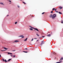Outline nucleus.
<instances>
[{"label":"nucleus","instance_id":"nucleus-1","mask_svg":"<svg viewBox=\"0 0 63 63\" xmlns=\"http://www.w3.org/2000/svg\"><path fill=\"white\" fill-rule=\"evenodd\" d=\"M49 17H51V18H52V19H54V18L56 17V16H50Z\"/></svg>","mask_w":63,"mask_h":63},{"label":"nucleus","instance_id":"nucleus-2","mask_svg":"<svg viewBox=\"0 0 63 63\" xmlns=\"http://www.w3.org/2000/svg\"><path fill=\"white\" fill-rule=\"evenodd\" d=\"M58 9H60V10H61V9H62L63 8V7H61L60 6H59L58 7V8H57Z\"/></svg>","mask_w":63,"mask_h":63},{"label":"nucleus","instance_id":"nucleus-3","mask_svg":"<svg viewBox=\"0 0 63 63\" xmlns=\"http://www.w3.org/2000/svg\"><path fill=\"white\" fill-rule=\"evenodd\" d=\"M34 29V30H36V31H39V30H38V29H37L36 28H33Z\"/></svg>","mask_w":63,"mask_h":63},{"label":"nucleus","instance_id":"nucleus-4","mask_svg":"<svg viewBox=\"0 0 63 63\" xmlns=\"http://www.w3.org/2000/svg\"><path fill=\"white\" fill-rule=\"evenodd\" d=\"M19 42V41L17 40H16L13 43H17V42Z\"/></svg>","mask_w":63,"mask_h":63},{"label":"nucleus","instance_id":"nucleus-5","mask_svg":"<svg viewBox=\"0 0 63 63\" xmlns=\"http://www.w3.org/2000/svg\"><path fill=\"white\" fill-rule=\"evenodd\" d=\"M20 37H22V38H23L24 37V36L23 35H21L19 36Z\"/></svg>","mask_w":63,"mask_h":63},{"label":"nucleus","instance_id":"nucleus-6","mask_svg":"<svg viewBox=\"0 0 63 63\" xmlns=\"http://www.w3.org/2000/svg\"><path fill=\"white\" fill-rule=\"evenodd\" d=\"M27 38H26L24 40V41H25V42H26V41H27Z\"/></svg>","mask_w":63,"mask_h":63},{"label":"nucleus","instance_id":"nucleus-7","mask_svg":"<svg viewBox=\"0 0 63 63\" xmlns=\"http://www.w3.org/2000/svg\"><path fill=\"white\" fill-rule=\"evenodd\" d=\"M3 48L4 49H6V50H7L8 49V48H6L5 47H3Z\"/></svg>","mask_w":63,"mask_h":63},{"label":"nucleus","instance_id":"nucleus-8","mask_svg":"<svg viewBox=\"0 0 63 63\" xmlns=\"http://www.w3.org/2000/svg\"><path fill=\"white\" fill-rule=\"evenodd\" d=\"M51 36V35L50 34H48L47 35V36H48V37H50Z\"/></svg>","mask_w":63,"mask_h":63},{"label":"nucleus","instance_id":"nucleus-9","mask_svg":"<svg viewBox=\"0 0 63 63\" xmlns=\"http://www.w3.org/2000/svg\"><path fill=\"white\" fill-rule=\"evenodd\" d=\"M0 4H1V5H4V4H3V3L0 2Z\"/></svg>","mask_w":63,"mask_h":63},{"label":"nucleus","instance_id":"nucleus-10","mask_svg":"<svg viewBox=\"0 0 63 63\" xmlns=\"http://www.w3.org/2000/svg\"><path fill=\"white\" fill-rule=\"evenodd\" d=\"M29 27H30V28H33V29H34V28L31 27V26H29Z\"/></svg>","mask_w":63,"mask_h":63},{"label":"nucleus","instance_id":"nucleus-11","mask_svg":"<svg viewBox=\"0 0 63 63\" xmlns=\"http://www.w3.org/2000/svg\"><path fill=\"white\" fill-rule=\"evenodd\" d=\"M23 52H25V53H27V52H28V51H23Z\"/></svg>","mask_w":63,"mask_h":63},{"label":"nucleus","instance_id":"nucleus-12","mask_svg":"<svg viewBox=\"0 0 63 63\" xmlns=\"http://www.w3.org/2000/svg\"><path fill=\"white\" fill-rule=\"evenodd\" d=\"M8 54H13L12 53H9V52H8Z\"/></svg>","mask_w":63,"mask_h":63},{"label":"nucleus","instance_id":"nucleus-13","mask_svg":"<svg viewBox=\"0 0 63 63\" xmlns=\"http://www.w3.org/2000/svg\"><path fill=\"white\" fill-rule=\"evenodd\" d=\"M30 30H31L32 31V30H33V29L32 28H30Z\"/></svg>","mask_w":63,"mask_h":63},{"label":"nucleus","instance_id":"nucleus-14","mask_svg":"<svg viewBox=\"0 0 63 63\" xmlns=\"http://www.w3.org/2000/svg\"><path fill=\"white\" fill-rule=\"evenodd\" d=\"M11 60V59H10L8 60V61H10Z\"/></svg>","mask_w":63,"mask_h":63},{"label":"nucleus","instance_id":"nucleus-15","mask_svg":"<svg viewBox=\"0 0 63 63\" xmlns=\"http://www.w3.org/2000/svg\"><path fill=\"white\" fill-rule=\"evenodd\" d=\"M59 14H62V13H61V12H59Z\"/></svg>","mask_w":63,"mask_h":63},{"label":"nucleus","instance_id":"nucleus-16","mask_svg":"<svg viewBox=\"0 0 63 63\" xmlns=\"http://www.w3.org/2000/svg\"><path fill=\"white\" fill-rule=\"evenodd\" d=\"M52 10H53V11H54L55 10V8H54L52 9Z\"/></svg>","mask_w":63,"mask_h":63},{"label":"nucleus","instance_id":"nucleus-17","mask_svg":"<svg viewBox=\"0 0 63 63\" xmlns=\"http://www.w3.org/2000/svg\"><path fill=\"white\" fill-rule=\"evenodd\" d=\"M56 15L55 14H54L53 15V16H56Z\"/></svg>","mask_w":63,"mask_h":63},{"label":"nucleus","instance_id":"nucleus-18","mask_svg":"<svg viewBox=\"0 0 63 63\" xmlns=\"http://www.w3.org/2000/svg\"><path fill=\"white\" fill-rule=\"evenodd\" d=\"M43 44H44V42H43V43H42L41 44V45H43Z\"/></svg>","mask_w":63,"mask_h":63},{"label":"nucleus","instance_id":"nucleus-19","mask_svg":"<svg viewBox=\"0 0 63 63\" xmlns=\"http://www.w3.org/2000/svg\"><path fill=\"white\" fill-rule=\"evenodd\" d=\"M22 3H23L24 4H26V3H25L24 2H23Z\"/></svg>","mask_w":63,"mask_h":63},{"label":"nucleus","instance_id":"nucleus-20","mask_svg":"<svg viewBox=\"0 0 63 63\" xmlns=\"http://www.w3.org/2000/svg\"><path fill=\"white\" fill-rule=\"evenodd\" d=\"M45 13V12L43 13H42V15H44V14Z\"/></svg>","mask_w":63,"mask_h":63},{"label":"nucleus","instance_id":"nucleus-21","mask_svg":"<svg viewBox=\"0 0 63 63\" xmlns=\"http://www.w3.org/2000/svg\"><path fill=\"white\" fill-rule=\"evenodd\" d=\"M4 61H5V62H7V61L6 60H5Z\"/></svg>","mask_w":63,"mask_h":63},{"label":"nucleus","instance_id":"nucleus-22","mask_svg":"<svg viewBox=\"0 0 63 63\" xmlns=\"http://www.w3.org/2000/svg\"><path fill=\"white\" fill-rule=\"evenodd\" d=\"M17 22H15V24H17Z\"/></svg>","mask_w":63,"mask_h":63},{"label":"nucleus","instance_id":"nucleus-23","mask_svg":"<svg viewBox=\"0 0 63 63\" xmlns=\"http://www.w3.org/2000/svg\"><path fill=\"white\" fill-rule=\"evenodd\" d=\"M2 60H3V61H5L4 60V59H2Z\"/></svg>","mask_w":63,"mask_h":63},{"label":"nucleus","instance_id":"nucleus-24","mask_svg":"<svg viewBox=\"0 0 63 63\" xmlns=\"http://www.w3.org/2000/svg\"><path fill=\"white\" fill-rule=\"evenodd\" d=\"M34 40V39L33 38H32V39L31 40V41H33Z\"/></svg>","mask_w":63,"mask_h":63},{"label":"nucleus","instance_id":"nucleus-25","mask_svg":"<svg viewBox=\"0 0 63 63\" xmlns=\"http://www.w3.org/2000/svg\"><path fill=\"white\" fill-rule=\"evenodd\" d=\"M61 23H63V20L62 21V22H61Z\"/></svg>","mask_w":63,"mask_h":63},{"label":"nucleus","instance_id":"nucleus-26","mask_svg":"<svg viewBox=\"0 0 63 63\" xmlns=\"http://www.w3.org/2000/svg\"><path fill=\"white\" fill-rule=\"evenodd\" d=\"M36 35L37 36H38V37L39 36V35H38L37 34H36Z\"/></svg>","mask_w":63,"mask_h":63},{"label":"nucleus","instance_id":"nucleus-27","mask_svg":"<svg viewBox=\"0 0 63 63\" xmlns=\"http://www.w3.org/2000/svg\"><path fill=\"white\" fill-rule=\"evenodd\" d=\"M11 57H12V56H13L12 55H10Z\"/></svg>","mask_w":63,"mask_h":63},{"label":"nucleus","instance_id":"nucleus-28","mask_svg":"<svg viewBox=\"0 0 63 63\" xmlns=\"http://www.w3.org/2000/svg\"><path fill=\"white\" fill-rule=\"evenodd\" d=\"M53 11H51V13H53Z\"/></svg>","mask_w":63,"mask_h":63},{"label":"nucleus","instance_id":"nucleus-29","mask_svg":"<svg viewBox=\"0 0 63 63\" xmlns=\"http://www.w3.org/2000/svg\"><path fill=\"white\" fill-rule=\"evenodd\" d=\"M62 60V58L60 59L61 60Z\"/></svg>","mask_w":63,"mask_h":63},{"label":"nucleus","instance_id":"nucleus-30","mask_svg":"<svg viewBox=\"0 0 63 63\" xmlns=\"http://www.w3.org/2000/svg\"><path fill=\"white\" fill-rule=\"evenodd\" d=\"M1 51H5V50H1Z\"/></svg>","mask_w":63,"mask_h":63},{"label":"nucleus","instance_id":"nucleus-31","mask_svg":"<svg viewBox=\"0 0 63 63\" xmlns=\"http://www.w3.org/2000/svg\"><path fill=\"white\" fill-rule=\"evenodd\" d=\"M8 1H9V2H11V0H9Z\"/></svg>","mask_w":63,"mask_h":63},{"label":"nucleus","instance_id":"nucleus-32","mask_svg":"<svg viewBox=\"0 0 63 63\" xmlns=\"http://www.w3.org/2000/svg\"><path fill=\"white\" fill-rule=\"evenodd\" d=\"M56 13H58V12L57 11H56Z\"/></svg>","mask_w":63,"mask_h":63},{"label":"nucleus","instance_id":"nucleus-33","mask_svg":"<svg viewBox=\"0 0 63 63\" xmlns=\"http://www.w3.org/2000/svg\"><path fill=\"white\" fill-rule=\"evenodd\" d=\"M25 49L26 50H27V48H25Z\"/></svg>","mask_w":63,"mask_h":63},{"label":"nucleus","instance_id":"nucleus-34","mask_svg":"<svg viewBox=\"0 0 63 63\" xmlns=\"http://www.w3.org/2000/svg\"><path fill=\"white\" fill-rule=\"evenodd\" d=\"M13 56L14 57H15V55H14Z\"/></svg>","mask_w":63,"mask_h":63},{"label":"nucleus","instance_id":"nucleus-35","mask_svg":"<svg viewBox=\"0 0 63 63\" xmlns=\"http://www.w3.org/2000/svg\"><path fill=\"white\" fill-rule=\"evenodd\" d=\"M44 37H45V36H44L42 37V38H44Z\"/></svg>","mask_w":63,"mask_h":63},{"label":"nucleus","instance_id":"nucleus-36","mask_svg":"<svg viewBox=\"0 0 63 63\" xmlns=\"http://www.w3.org/2000/svg\"><path fill=\"white\" fill-rule=\"evenodd\" d=\"M18 8H19V6H18Z\"/></svg>","mask_w":63,"mask_h":63},{"label":"nucleus","instance_id":"nucleus-37","mask_svg":"<svg viewBox=\"0 0 63 63\" xmlns=\"http://www.w3.org/2000/svg\"><path fill=\"white\" fill-rule=\"evenodd\" d=\"M43 42H44V41H42L41 42H42V43H43Z\"/></svg>","mask_w":63,"mask_h":63},{"label":"nucleus","instance_id":"nucleus-38","mask_svg":"<svg viewBox=\"0 0 63 63\" xmlns=\"http://www.w3.org/2000/svg\"><path fill=\"white\" fill-rule=\"evenodd\" d=\"M1 57V55L0 54V57Z\"/></svg>","mask_w":63,"mask_h":63},{"label":"nucleus","instance_id":"nucleus-39","mask_svg":"<svg viewBox=\"0 0 63 63\" xmlns=\"http://www.w3.org/2000/svg\"><path fill=\"white\" fill-rule=\"evenodd\" d=\"M54 54H56V53H54Z\"/></svg>","mask_w":63,"mask_h":63},{"label":"nucleus","instance_id":"nucleus-40","mask_svg":"<svg viewBox=\"0 0 63 63\" xmlns=\"http://www.w3.org/2000/svg\"><path fill=\"white\" fill-rule=\"evenodd\" d=\"M56 10H57L56 9H55V11H56Z\"/></svg>","mask_w":63,"mask_h":63},{"label":"nucleus","instance_id":"nucleus-41","mask_svg":"<svg viewBox=\"0 0 63 63\" xmlns=\"http://www.w3.org/2000/svg\"><path fill=\"white\" fill-rule=\"evenodd\" d=\"M15 50H13V51H15Z\"/></svg>","mask_w":63,"mask_h":63},{"label":"nucleus","instance_id":"nucleus-42","mask_svg":"<svg viewBox=\"0 0 63 63\" xmlns=\"http://www.w3.org/2000/svg\"><path fill=\"white\" fill-rule=\"evenodd\" d=\"M34 39H37V38H34Z\"/></svg>","mask_w":63,"mask_h":63},{"label":"nucleus","instance_id":"nucleus-43","mask_svg":"<svg viewBox=\"0 0 63 63\" xmlns=\"http://www.w3.org/2000/svg\"><path fill=\"white\" fill-rule=\"evenodd\" d=\"M50 16H52V15H51Z\"/></svg>","mask_w":63,"mask_h":63},{"label":"nucleus","instance_id":"nucleus-44","mask_svg":"<svg viewBox=\"0 0 63 63\" xmlns=\"http://www.w3.org/2000/svg\"><path fill=\"white\" fill-rule=\"evenodd\" d=\"M39 41V40H38L37 41V42H38Z\"/></svg>","mask_w":63,"mask_h":63},{"label":"nucleus","instance_id":"nucleus-45","mask_svg":"<svg viewBox=\"0 0 63 63\" xmlns=\"http://www.w3.org/2000/svg\"><path fill=\"white\" fill-rule=\"evenodd\" d=\"M9 16V15H7V16Z\"/></svg>","mask_w":63,"mask_h":63},{"label":"nucleus","instance_id":"nucleus-46","mask_svg":"<svg viewBox=\"0 0 63 63\" xmlns=\"http://www.w3.org/2000/svg\"><path fill=\"white\" fill-rule=\"evenodd\" d=\"M62 59H63V58H62Z\"/></svg>","mask_w":63,"mask_h":63},{"label":"nucleus","instance_id":"nucleus-47","mask_svg":"<svg viewBox=\"0 0 63 63\" xmlns=\"http://www.w3.org/2000/svg\"><path fill=\"white\" fill-rule=\"evenodd\" d=\"M30 16H32V15H30Z\"/></svg>","mask_w":63,"mask_h":63},{"label":"nucleus","instance_id":"nucleus-48","mask_svg":"<svg viewBox=\"0 0 63 63\" xmlns=\"http://www.w3.org/2000/svg\"><path fill=\"white\" fill-rule=\"evenodd\" d=\"M11 3H10V4H11Z\"/></svg>","mask_w":63,"mask_h":63},{"label":"nucleus","instance_id":"nucleus-49","mask_svg":"<svg viewBox=\"0 0 63 63\" xmlns=\"http://www.w3.org/2000/svg\"><path fill=\"white\" fill-rule=\"evenodd\" d=\"M0 59H1V58H0Z\"/></svg>","mask_w":63,"mask_h":63}]
</instances>
